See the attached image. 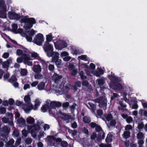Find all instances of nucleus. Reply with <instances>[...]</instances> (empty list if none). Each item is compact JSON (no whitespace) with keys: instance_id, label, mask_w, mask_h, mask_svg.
Here are the masks:
<instances>
[{"instance_id":"f257e3e1","label":"nucleus","mask_w":147,"mask_h":147,"mask_svg":"<svg viewBox=\"0 0 147 147\" xmlns=\"http://www.w3.org/2000/svg\"><path fill=\"white\" fill-rule=\"evenodd\" d=\"M109 78L111 80L110 86L112 89L118 90H122V86L121 84L117 82L121 81L120 77L110 75L109 76Z\"/></svg>"},{"instance_id":"f03ea898","label":"nucleus","mask_w":147,"mask_h":147,"mask_svg":"<svg viewBox=\"0 0 147 147\" xmlns=\"http://www.w3.org/2000/svg\"><path fill=\"white\" fill-rule=\"evenodd\" d=\"M22 23H26L25 24L24 28L26 30L30 29L33 26V25L36 23L35 18H27L26 16L21 20Z\"/></svg>"},{"instance_id":"7ed1b4c3","label":"nucleus","mask_w":147,"mask_h":147,"mask_svg":"<svg viewBox=\"0 0 147 147\" xmlns=\"http://www.w3.org/2000/svg\"><path fill=\"white\" fill-rule=\"evenodd\" d=\"M1 140L5 142L7 140V137L10 132L9 129L7 125H4L1 130Z\"/></svg>"},{"instance_id":"20e7f679","label":"nucleus","mask_w":147,"mask_h":147,"mask_svg":"<svg viewBox=\"0 0 147 147\" xmlns=\"http://www.w3.org/2000/svg\"><path fill=\"white\" fill-rule=\"evenodd\" d=\"M47 55L49 57L52 56L54 55L53 51V46L49 43H45L43 47Z\"/></svg>"},{"instance_id":"39448f33","label":"nucleus","mask_w":147,"mask_h":147,"mask_svg":"<svg viewBox=\"0 0 147 147\" xmlns=\"http://www.w3.org/2000/svg\"><path fill=\"white\" fill-rule=\"evenodd\" d=\"M24 100L26 103V104H24L23 105L24 106H26L28 107L25 109H24V110L26 111H31L33 108V105L31 104V99L30 96L29 95L25 96L24 98Z\"/></svg>"},{"instance_id":"423d86ee","label":"nucleus","mask_w":147,"mask_h":147,"mask_svg":"<svg viewBox=\"0 0 147 147\" xmlns=\"http://www.w3.org/2000/svg\"><path fill=\"white\" fill-rule=\"evenodd\" d=\"M44 38L42 34L40 33H38L34 38L33 42L38 46H41L42 42L44 41Z\"/></svg>"},{"instance_id":"0eeeda50","label":"nucleus","mask_w":147,"mask_h":147,"mask_svg":"<svg viewBox=\"0 0 147 147\" xmlns=\"http://www.w3.org/2000/svg\"><path fill=\"white\" fill-rule=\"evenodd\" d=\"M55 47L57 49L61 50L67 46V43L65 41L59 40L54 43Z\"/></svg>"},{"instance_id":"6e6552de","label":"nucleus","mask_w":147,"mask_h":147,"mask_svg":"<svg viewBox=\"0 0 147 147\" xmlns=\"http://www.w3.org/2000/svg\"><path fill=\"white\" fill-rule=\"evenodd\" d=\"M82 85L83 86L86 87L85 90L87 92H90L92 90V87L91 85H89V83L86 80H83L82 82Z\"/></svg>"},{"instance_id":"1a4fd4ad","label":"nucleus","mask_w":147,"mask_h":147,"mask_svg":"<svg viewBox=\"0 0 147 147\" xmlns=\"http://www.w3.org/2000/svg\"><path fill=\"white\" fill-rule=\"evenodd\" d=\"M28 129L31 131V132H33L34 131H37L39 130L40 127L39 125L36 124H34L33 126L28 125Z\"/></svg>"},{"instance_id":"9d476101","label":"nucleus","mask_w":147,"mask_h":147,"mask_svg":"<svg viewBox=\"0 0 147 147\" xmlns=\"http://www.w3.org/2000/svg\"><path fill=\"white\" fill-rule=\"evenodd\" d=\"M97 81L98 84L100 86V89L104 90L105 88L103 86L104 84L105 83V80L104 79L100 78L97 79Z\"/></svg>"},{"instance_id":"9b49d317","label":"nucleus","mask_w":147,"mask_h":147,"mask_svg":"<svg viewBox=\"0 0 147 147\" xmlns=\"http://www.w3.org/2000/svg\"><path fill=\"white\" fill-rule=\"evenodd\" d=\"M93 73L94 75L97 77H99L100 76V75H102L104 74V72L102 69L98 68V71H94Z\"/></svg>"},{"instance_id":"f8f14e48","label":"nucleus","mask_w":147,"mask_h":147,"mask_svg":"<svg viewBox=\"0 0 147 147\" xmlns=\"http://www.w3.org/2000/svg\"><path fill=\"white\" fill-rule=\"evenodd\" d=\"M33 70L35 73H39L41 72L42 68L40 65H35L33 66Z\"/></svg>"},{"instance_id":"ddd939ff","label":"nucleus","mask_w":147,"mask_h":147,"mask_svg":"<svg viewBox=\"0 0 147 147\" xmlns=\"http://www.w3.org/2000/svg\"><path fill=\"white\" fill-rule=\"evenodd\" d=\"M55 83L58 82L62 78V76L59 75L56 73H54L53 76Z\"/></svg>"},{"instance_id":"4468645a","label":"nucleus","mask_w":147,"mask_h":147,"mask_svg":"<svg viewBox=\"0 0 147 147\" xmlns=\"http://www.w3.org/2000/svg\"><path fill=\"white\" fill-rule=\"evenodd\" d=\"M119 104L120 105L121 107L119 106L118 107V109L119 110L124 111L125 110L124 109L122 108H125L127 107L126 105L122 101L120 100L119 102Z\"/></svg>"},{"instance_id":"2eb2a0df","label":"nucleus","mask_w":147,"mask_h":147,"mask_svg":"<svg viewBox=\"0 0 147 147\" xmlns=\"http://www.w3.org/2000/svg\"><path fill=\"white\" fill-rule=\"evenodd\" d=\"M26 121L28 123L31 125L33 124L35 122L34 119L31 116L28 117L26 119Z\"/></svg>"},{"instance_id":"dca6fc26","label":"nucleus","mask_w":147,"mask_h":147,"mask_svg":"<svg viewBox=\"0 0 147 147\" xmlns=\"http://www.w3.org/2000/svg\"><path fill=\"white\" fill-rule=\"evenodd\" d=\"M6 6L5 3V1L4 0H0V9L2 10L6 9Z\"/></svg>"},{"instance_id":"f3484780","label":"nucleus","mask_w":147,"mask_h":147,"mask_svg":"<svg viewBox=\"0 0 147 147\" xmlns=\"http://www.w3.org/2000/svg\"><path fill=\"white\" fill-rule=\"evenodd\" d=\"M18 79L16 77L15 74L12 75L11 77L8 80V81L11 83H13L14 82H16Z\"/></svg>"},{"instance_id":"a211bd4d","label":"nucleus","mask_w":147,"mask_h":147,"mask_svg":"<svg viewBox=\"0 0 147 147\" xmlns=\"http://www.w3.org/2000/svg\"><path fill=\"white\" fill-rule=\"evenodd\" d=\"M107 98L105 99L102 102L99 104V106L100 107H106L107 105Z\"/></svg>"},{"instance_id":"6ab92c4d","label":"nucleus","mask_w":147,"mask_h":147,"mask_svg":"<svg viewBox=\"0 0 147 147\" xmlns=\"http://www.w3.org/2000/svg\"><path fill=\"white\" fill-rule=\"evenodd\" d=\"M7 11V9L5 10H2L1 9L0 10V18H6V12Z\"/></svg>"},{"instance_id":"aec40b11","label":"nucleus","mask_w":147,"mask_h":147,"mask_svg":"<svg viewBox=\"0 0 147 147\" xmlns=\"http://www.w3.org/2000/svg\"><path fill=\"white\" fill-rule=\"evenodd\" d=\"M45 84L43 82H40L37 86V87L38 90H42L45 89Z\"/></svg>"},{"instance_id":"412c9836","label":"nucleus","mask_w":147,"mask_h":147,"mask_svg":"<svg viewBox=\"0 0 147 147\" xmlns=\"http://www.w3.org/2000/svg\"><path fill=\"white\" fill-rule=\"evenodd\" d=\"M53 39L52 36V34L51 33H50L48 35H46V41L45 42V43H49V42L51 41Z\"/></svg>"},{"instance_id":"4be33fe9","label":"nucleus","mask_w":147,"mask_h":147,"mask_svg":"<svg viewBox=\"0 0 147 147\" xmlns=\"http://www.w3.org/2000/svg\"><path fill=\"white\" fill-rule=\"evenodd\" d=\"M83 121L85 123H89L91 121L90 117L84 116L83 118Z\"/></svg>"},{"instance_id":"5701e85b","label":"nucleus","mask_w":147,"mask_h":147,"mask_svg":"<svg viewBox=\"0 0 147 147\" xmlns=\"http://www.w3.org/2000/svg\"><path fill=\"white\" fill-rule=\"evenodd\" d=\"M104 117L108 121L111 120L113 118V116L111 114H109L104 115Z\"/></svg>"},{"instance_id":"b1692460","label":"nucleus","mask_w":147,"mask_h":147,"mask_svg":"<svg viewBox=\"0 0 147 147\" xmlns=\"http://www.w3.org/2000/svg\"><path fill=\"white\" fill-rule=\"evenodd\" d=\"M105 99V97L101 96L96 99L95 101L96 102L99 103V104L103 101V100H104Z\"/></svg>"},{"instance_id":"393cba45","label":"nucleus","mask_w":147,"mask_h":147,"mask_svg":"<svg viewBox=\"0 0 147 147\" xmlns=\"http://www.w3.org/2000/svg\"><path fill=\"white\" fill-rule=\"evenodd\" d=\"M49 107V104L44 105L41 107V110L42 112H45L47 111V108Z\"/></svg>"},{"instance_id":"a878e982","label":"nucleus","mask_w":147,"mask_h":147,"mask_svg":"<svg viewBox=\"0 0 147 147\" xmlns=\"http://www.w3.org/2000/svg\"><path fill=\"white\" fill-rule=\"evenodd\" d=\"M130 133L129 131H125L123 133V138L127 139L130 136Z\"/></svg>"},{"instance_id":"bb28decb","label":"nucleus","mask_w":147,"mask_h":147,"mask_svg":"<svg viewBox=\"0 0 147 147\" xmlns=\"http://www.w3.org/2000/svg\"><path fill=\"white\" fill-rule=\"evenodd\" d=\"M95 130L96 132H98L99 134H100L101 132L103 131L102 127L98 125L95 127Z\"/></svg>"},{"instance_id":"cd10ccee","label":"nucleus","mask_w":147,"mask_h":147,"mask_svg":"<svg viewBox=\"0 0 147 147\" xmlns=\"http://www.w3.org/2000/svg\"><path fill=\"white\" fill-rule=\"evenodd\" d=\"M16 13L14 12H12L11 11H9L8 13L9 17L10 18L13 19Z\"/></svg>"},{"instance_id":"c85d7f7f","label":"nucleus","mask_w":147,"mask_h":147,"mask_svg":"<svg viewBox=\"0 0 147 147\" xmlns=\"http://www.w3.org/2000/svg\"><path fill=\"white\" fill-rule=\"evenodd\" d=\"M18 122L19 124H22L23 125L25 123L26 121L22 117L19 118L17 121Z\"/></svg>"},{"instance_id":"c756f323","label":"nucleus","mask_w":147,"mask_h":147,"mask_svg":"<svg viewBox=\"0 0 147 147\" xmlns=\"http://www.w3.org/2000/svg\"><path fill=\"white\" fill-rule=\"evenodd\" d=\"M36 74L34 75V78L36 79H41L43 78V76L40 74L37 73Z\"/></svg>"},{"instance_id":"7c9ffc66","label":"nucleus","mask_w":147,"mask_h":147,"mask_svg":"<svg viewBox=\"0 0 147 147\" xmlns=\"http://www.w3.org/2000/svg\"><path fill=\"white\" fill-rule=\"evenodd\" d=\"M27 73V70L25 69H22L20 72L21 75L23 76L26 75Z\"/></svg>"},{"instance_id":"2f4dec72","label":"nucleus","mask_w":147,"mask_h":147,"mask_svg":"<svg viewBox=\"0 0 147 147\" xmlns=\"http://www.w3.org/2000/svg\"><path fill=\"white\" fill-rule=\"evenodd\" d=\"M144 137V134L142 132H139L137 134V138L138 139H142Z\"/></svg>"},{"instance_id":"473e14b6","label":"nucleus","mask_w":147,"mask_h":147,"mask_svg":"<svg viewBox=\"0 0 147 147\" xmlns=\"http://www.w3.org/2000/svg\"><path fill=\"white\" fill-rule=\"evenodd\" d=\"M91 107L92 110L94 111L96 109V105L95 104L91 102H89L88 103Z\"/></svg>"},{"instance_id":"72a5a7b5","label":"nucleus","mask_w":147,"mask_h":147,"mask_svg":"<svg viewBox=\"0 0 147 147\" xmlns=\"http://www.w3.org/2000/svg\"><path fill=\"white\" fill-rule=\"evenodd\" d=\"M79 74L82 80H83L87 78V77L84 75V73L83 71H81L80 72Z\"/></svg>"},{"instance_id":"f704fd0d","label":"nucleus","mask_w":147,"mask_h":147,"mask_svg":"<svg viewBox=\"0 0 147 147\" xmlns=\"http://www.w3.org/2000/svg\"><path fill=\"white\" fill-rule=\"evenodd\" d=\"M18 28V26L16 24H13L12 25V29L13 32L14 33L16 32Z\"/></svg>"},{"instance_id":"c9c22d12","label":"nucleus","mask_w":147,"mask_h":147,"mask_svg":"<svg viewBox=\"0 0 147 147\" xmlns=\"http://www.w3.org/2000/svg\"><path fill=\"white\" fill-rule=\"evenodd\" d=\"M80 59L84 60L85 61H87L88 59H87V56L86 55H82L78 57Z\"/></svg>"},{"instance_id":"e433bc0d","label":"nucleus","mask_w":147,"mask_h":147,"mask_svg":"<svg viewBox=\"0 0 147 147\" xmlns=\"http://www.w3.org/2000/svg\"><path fill=\"white\" fill-rule=\"evenodd\" d=\"M61 145L62 147H67L68 144L67 142L65 141H63L61 143Z\"/></svg>"},{"instance_id":"4c0bfd02","label":"nucleus","mask_w":147,"mask_h":147,"mask_svg":"<svg viewBox=\"0 0 147 147\" xmlns=\"http://www.w3.org/2000/svg\"><path fill=\"white\" fill-rule=\"evenodd\" d=\"M105 133L102 131L100 133V134H99L98 136H100V139H104L105 138Z\"/></svg>"},{"instance_id":"58836bf2","label":"nucleus","mask_w":147,"mask_h":147,"mask_svg":"<svg viewBox=\"0 0 147 147\" xmlns=\"http://www.w3.org/2000/svg\"><path fill=\"white\" fill-rule=\"evenodd\" d=\"M14 140L12 138L10 139L7 143V145L8 146H10L12 145L14 143Z\"/></svg>"},{"instance_id":"ea45409f","label":"nucleus","mask_w":147,"mask_h":147,"mask_svg":"<svg viewBox=\"0 0 147 147\" xmlns=\"http://www.w3.org/2000/svg\"><path fill=\"white\" fill-rule=\"evenodd\" d=\"M59 59V56L57 55H55L52 58V61L55 62Z\"/></svg>"},{"instance_id":"a19ab883","label":"nucleus","mask_w":147,"mask_h":147,"mask_svg":"<svg viewBox=\"0 0 147 147\" xmlns=\"http://www.w3.org/2000/svg\"><path fill=\"white\" fill-rule=\"evenodd\" d=\"M2 121L3 123H9V119L8 118H6V117H4L2 119Z\"/></svg>"},{"instance_id":"79ce46f5","label":"nucleus","mask_w":147,"mask_h":147,"mask_svg":"<svg viewBox=\"0 0 147 147\" xmlns=\"http://www.w3.org/2000/svg\"><path fill=\"white\" fill-rule=\"evenodd\" d=\"M13 135L16 137H18L19 136V130H14L13 132Z\"/></svg>"},{"instance_id":"37998d69","label":"nucleus","mask_w":147,"mask_h":147,"mask_svg":"<svg viewBox=\"0 0 147 147\" xmlns=\"http://www.w3.org/2000/svg\"><path fill=\"white\" fill-rule=\"evenodd\" d=\"M110 124L112 126H114L116 125V122L115 119H112L110 121Z\"/></svg>"},{"instance_id":"c03bdc74","label":"nucleus","mask_w":147,"mask_h":147,"mask_svg":"<svg viewBox=\"0 0 147 147\" xmlns=\"http://www.w3.org/2000/svg\"><path fill=\"white\" fill-rule=\"evenodd\" d=\"M9 64L6 61L4 62L2 64V66L4 68H8Z\"/></svg>"},{"instance_id":"a18cd8bd","label":"nucleus","mask_w":147,"mask_h":147,"mask_svg":"<svg viewBox=\"0 0 147 147\" xmlns=\"http://www.w3.org/2000/svg\"><path fill=\"white\" fill-rule=\"evenodd\" d=\"M97 113L98 115L101 116L103 114V112L102 110L99 109L97 110Z\"/></svg>"},{"instance_id":"49530a36","label":"nucleus","mask_w":147,"mask_h":147,"mask_svg":"<svg viewBox=\"0 0 147 147\" xmlns=\"http://www.w3.org/2000/svg\"><path fill=\"white\" fill-rule=\"evenodd\" d=\"M50 107L51 109L55 108V101H51L50 104Z\"/></svg>"},{"instance_id":"de8ad7c7","label":"nucleus","mask_w":147,"mask_h":147,"mask_svg":"<svg viewBox=\"0 0 147 147\" xmlns=\"http://www.w3.org/2000/svg\"><path fill=\"white\" fill-rule=\"evenodd\" d=\"M71 51L72 53L73 54L77 55L78 54V52L76 49L75 48H71Z\"/></svg>"},{"instance_id":"09e8293b","label":"nucleus","mask_w":147,"mask_h":147,"mask_svg":"<svg viewBox=\"0 0 147 147\" xmlns=\"http://www.w3.org/2000/svg\"><path fill=\"white\" fill-rule=\"evenodd\" d=\"M32 140L31 138H27L25 140V142L27 144H30L32 142Z\"/></svg>"},{"instance_id":"8fccbe9b","label":"nucleus","mask_w":147,"mask_h":147,"mask_svg":"<svg viewBox=\"0 0 147 147\" xmlns=\"http://www.w3.org/2000/svg\"><path fill=\"white\" fill-rule=\"evenodd\" d=\"M32 36H31L30 35H26V38L27 40L28 41L31 42L32 41Z\"/></svg>"},{"instance_id":"3c124183","label":"nucleus","mask_w":147,"mask_h":147,"mask_svg":"<svg viewBox=\"0 0 147 147\" xmlns=\"http://www.w3.org/2000/svg\"><path fill=\"white\" fill-rule=\"evenodd\" d=\"M21 141V138H18L15 142V145L17 146H18L20 143Z\"/></svg>"},{"instance_id":"603ef678","label":"nucleus","mask_w":147,"mask_h":147,"mask_svg":"<svg viewBox=\"0 0 147 147\" xmlns=\"http://www.w3.org/2000/svg\"><path fill=\"white\" fill-rule=\"evenodd\" d=\"M144 126V124L143 122H141L138 123V128L140 129H142Z\"/></svg>"},{"instance_id":"864d4df0","label":"nucleus","mask_w":147,"mask_h":147,"mask_svg":"<svg viewBox=\"0 0 147 147\" xmlns=\"http://www.w3.org/2000/svg\"><path fill=\"white\" fill-rule=\"evenodd\" d=\"M22 136L26 137L28 135V132L26 130L24 129L22 131Z\"/></svg>"},{"instance_id":"5fc2aeb1","label":"nucleus","mask_w":147,"mask_h":147,"mask_svg":"<svg viewBox=\"0 0 147 147\" xmlns=\"http://www.w3.org/2000/svg\"><path fill=\"white\" fill-rule=\"evenodd\" d=\"M97 125L96 123L92 122L90 123V126L91 128H94L96 127Z\"/></svg>"},{"instance_id":"6e6d98bb","label":"nucleus","mask_w":147,"mask_h":147,"mask_svg":"<svg viewBox=\"0 0 147 147\" xmlns=\"http://www.w3.org/2000/svg\"><path fill=\"white\" fill-rule=\"evenodd\" d=\"M126 121L128 123H130L133 121L132 118L130 116L128 117L126 119Z\"/></svg>"},{"instance_id":"4d7b16f0","label":"nucleus","mask_w":147,"mask_h":147,"mask_svg":"<svg viewBox=\"0 0 147 147\" xmlns=\"http://www.w3.org/2000/svg\"><path fill=\"white\" fill-rule=\"evenodd\" d=\"M6 112V109L4 107H2L0 109V113L1 114H4Z\"/></svg>"},{"instance_id":"13d9d810","label":"nucleus","mask_w":147,"mask_h":147,"mask_svg":"<svg viewBox=\"0 0 147 147\" xmlns=\"http://www.w3.org/2000/svg\"><path fill=\"white\" fill-rule=\"evenodd\" d=\"M76 105V104L75 103H73V105L70 107L71 110L72 112L74 111L75 109V107Z\"/></svg>"},{"instance_id":"bf43d9fd","label":"nucleus","mask_w":147,"mask_h":147,"mask_svg":"<svg viewBox=\"0 0 147 147\" xmlns=\"http://www.w3.org/2000/svg\"><path fill=\"white\" fill-rule=\"evenodd\" d=\"M23 53L22 50L20 49H18L17 50L16 54L17 55H23Z\"/></svg>"},{"instance_id":"052dcab7","label":"nucleus","mask_w":147,"mask_h":147,"mask_svg":"<svg viewBox=\"0 0 147 147\" xmlns=\"http://www.w3.org/2000/svg\"><path fill=\"white\" fill-rule=\"evenodd\" d=\"M9 53L8 52H5L3 55L2 57L4 59H7L8 57Z\"/></svg>"},{"instance_id":"680f3d73","label":"nucleus","mask_w":147,"mask_h":147,"mask_svg":"<svg viewBox=\"0 0 147 147\" xmlns=\"http://www.w3.org/2000/svg\"><path fill=\"white\" fill-rule=\"evenodd\" d=\"M71 73V75L72 76H75L78 73V70L76 69H73Z\"/></svg>"},{"instance_id":"e2e57ef3","label":"nucleus","mask_w":147,"mask_h":147,"mask_svg":"<svg viewBox=\"0 0 147 147\" xmlns=\"http://www.w3.org/2000/svg\"><path fill=\"white\" fill-rule=\"evenodd\" d=\"M20 15V13H19V14L16 13L15 16L14 17L13 19H16L17 20H18L19 19L21 18V16Z\"/></svg>"},{"instance_id":"0e129e2a","label":"nucleus","mask_w":147,"mask_h":147,"mask_svg":"<svg viewBox=\"0 0 147 147\" xmlns=\"http://www.w3.org/2000/svg\"><path fill=\"white\" fill-rule=\"evenodd\" d=\"M132 128V126L130 125H127L125 126V130H129L131 129Z\"/></svg>"},{"instance_id":"69168bd1","label":"nucleus","mask_w":147,"mask_h":147,"mask_svg":"<svg viewBox=\"0 0 147 147\" xmlns=\"http://www.w3.org/2000/svg\"><path fill=\"white\" fill-rule=\"evenodd\" d=\"M31 56L32 57L37 58L38 57L40 58V57L38 54L35 52H34L32 53L31 54Z\"/></svg>"},{"instance_id":"338daca9","label":"nucleus","mask_w":147,"mask_h":147,"mask_svg":"<svg viewBox=\"0 0 147 147\" xmlns=\"http://www.w3.org/2000/svg\"><path fill=\"white\" fill-rule=\"evenodd\" d=\"M61 103L59 102L55 101V108L56 107H61Z\"/></svg>"},{"instance_id":"774afa93","label":"nucleus","mask_w":147,"mask_h":147,"mask_svg":"<svg viewBox=\"0 0 147 147\" xmlns=\"http://www.w3.org/2000/svg\"><path fill=\"white\" fill-rule=\"evenodd\" d=\"M82 132L88 135V130L86 127H83L82 129Z\"/></svg>"}]
</instances>
